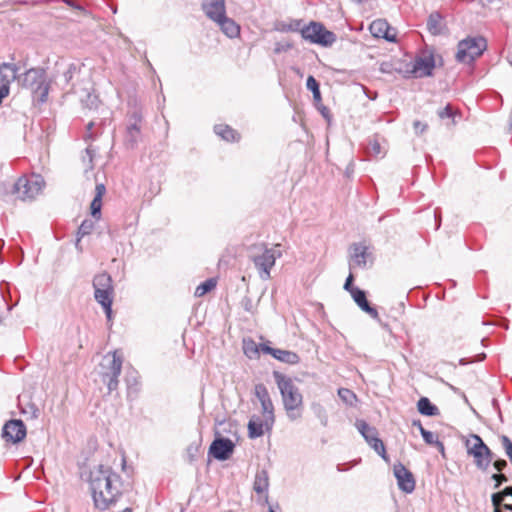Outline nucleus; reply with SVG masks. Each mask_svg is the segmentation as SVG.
Instances as JSON below:
<instances>
[{
    "label": "nucleus",
    "instance_id": "f257e3e1",
    "mask_svg": "<svg viewBox=\"0 0 512 512\" xmlns=\"http://www.w3.org/2000/svg\"><path fill=\"white\" fill-rule=\"evenodd\" d=\"M89 487L95 506L101 510L109 508L121 495L120 477L109 466L98 465L90 471Z\"/></svg>",
    "mask_w": 512,
    "mask_h": 512
},
{
    "label": "nucleus",
    "instance_id": "f03ea898",
    "mask_svg": "<svg viewBox=\"0 0 512 512\" xmlns=\"http://www.w3.org/2000/svg\"><path fill=\"white\" fill-rule=\"evenodd\" d=\"M274 380L280 391L287 417L295 421L302 416L303 396L292 378L278 372H273Z\"/></svg>",
    "mask_w": 512,
    "mask_h": 512
},
{
    "label": "nucleus",
    "instance_id": "7ed1b4c3",
    "mask_svg": "<svg viewBox=\"0 0 512 512\" xmlns=\"http://www.w3.org/2000/svg\"><path fill=\"white\" fill-rule=\"evenodd\" d=\"M281 252L276 248H268L266 244H254L249 247V257L258 270L259 277L262 280H268L271 277V269L275 265L277 258L281 257Z\"/></svg>",
    "mask_w": 512,
    "mask_h": 512
},
{
    "label": "nucleus",
    "instance_id": "20e7f679",
    "mask_svg": "<svg viewBox=\"0 0 512 512\" xmlns=\"http://www.w3.org/2000/svg\"><path fill=\"white\" fill-rule=\"evenodd\" d=\"M18 82L23 88L29 89L40 102L47 100L49 84L44 69L31 68L19 76Z\"/></svg>",
    "mask_w": 512,
    "mask_h": 512
},
{
    "label": "nucleus",
    "instance_id": "39448f33",
    "mask_svg": "<svg viewBox=\"0 0 512 512\" xmlns=\"http://www.w3.org/2000/svg\"><path fill=\"white\" fill-rule=\"evenodd\" d=\"M143 126V113L141 107L130 106L126 117V132L124 144L127 148L134 149L141 141Z\"/></svg>",
    "mask_w": 512,
    "mask_h": 512
},
{
    "label": "nucleus",
    "instance_id": "423d86ee",
    "mask_svg": "<svg viewBox=\"0 0 512 512\" xmlns=\"http://www.w3.org/2000/svg\"><path fill=\"white\" fill-rule=\"evenodd\" d=\"M45 181L39 174L21 176L15 182L12 192L23 201L35 199L43 190Z\"/></svg>",
    "mask_w": 512,
    "mask_h": 512
},
{
    "label": "nucleus",
    "instance_id": "0eeeda50",
    "mask_svg": "<svg viewBox=\"0 0 512 512\" xmlns=\"http://www.w3.org/2000/svg\"><path fill=\"white\" fill-rule=\"evenodd\" d=\"M486 47L487 43L483 37L463 39L458 43L456 60L460 63L469 64L481 56Z\"/></svg>",
    "mask_w": 512,
    "mask_h": 512
},
{
    "label": "nucleus",
    "instance_id": "6e6552de",
    "mask_svg": "<svg viewBox=\"0 0 512 512\" xmlns=\"http://www.w3.org/2000/svg\"><path fill=\"white\" fill-rule=\"evenodd\" d=\"M355 426L359 433L363 436L368 445L385 461L389 458L386 453L385 445L378 436V431L375 427L370 426L364 420H357Z\"/></svg>",
    "mask_w": 512,
    "mask_h": 512
},
{
    "label": "nucleus",
    "instance_id": "1a4fd4ad",
    "mask_svg": "<svg viewBox=\"0 0 512 512\" xmlns=\"http://www.w3.org/2000/svg\"><path fill=\"white\" fill-rule=\"evenodd\" d=\"M92 285L94 288V298L99 304L113 301L114 287L111 276L102 272L94 276Z\"/></svg>",
    "mask_w": 512,
    "mask_h": 512
},
{
    "label": "nucleus",
    "instance_id": "9d476101",
    "mask_svg": "<svg viewBox=\"0 0 512 512\" xmlns=\"http://www.w3.org/2000/svg\"><path fill=\"white\" fill-rule=\"evenodd\" d=\"M302 36L312 43L324 46L331 45L335 41V34L325 29V27L317 22H311L302 29Z\"/></svg>",
    "mask_w": 512,
    "mask_h": 512
},
{
    "label": "nucleus",
    "instance_id": "9b49d317",
    "mask_svg": "<svg viewBox=\"0 0 512 512\" xmlns=\"http://www.w3.org/2000/svg\"><path fill=\"white\" fill-rule=\"evenodd\" d=\"M122 356L118 351L112 352V370L109 372H99L101 381L107 386L108 392L111 393L118 388L119 376L122 371Z\"/></svg>",
    "mask_w": 512,
    "mask_h": 512
},
{
    "label": "nucleus",
    "instance_id": "f8f14e48",
    "mask_svg": "<svg viewBox=\"0 0 512 512\" xmlns=\"http://www.w3.org/2000/svg\"><path fill=\"white\" fill-rule=\"evenodd\" d=\"M349 269L350 271L360 268L366 269L367 262L371 258V253L364 243H353L350 248Z\"/></svg>",
    "mask_w": 512,
    "mask_h": 512
},
{
    "label": "nucleus",
    "instance_id": "ddd939ff",
    "mask_svg": "<svg viewBox=\"0 0 512 512\" xmlns=\"http://www.w3.org/2000/svg\"><path fill=\"white\" fill-rule=\"evenodd\" d=\"M235 449L234 442L225 437H216L209 447V455L219 461H225L230 458Z\"/></svg>",
    "mask_w": 512,
    "mask_h": 512
},
{
    "label": "nucleus",
    "instance_id": "4468645a",
    "mask_svg": "<svg viewBox=\"0 0 512 512\" xmlns=\"http://www.w3.org/2000/svg\"><path fill=\"white\" fill-rule=\"evenodd\" d=\"M393 473L401 491L405 493H412L414 491V476L401 462H398L394 465Z\"/></svg>",
    "mask_w": 512,
    "mask_h": 512
},
{
    "label": "nucleus",
    "instance_id": "2eb2a0df",
    "mask_svg": "<svg viewBox=\"0 0 512 512\" xmlns=\"http://www.w3.org/2000/svg\"><path fill=\"white\" fill-rule=\"evenodd\" d=\"M26 436V427L21 420H10L2 429V437L6 441L18 443Z\"/></svg>",
    "mask_w": 512,
    "mask_h": 512
},
{
    "label": "nucleus",
    "instance_id": "dca6fc26",
    "mask_svg": "<svg viewBox=\"0 0 512 512\" xmlns=\"http://www.w3.org/2000/svg\"><path fill=\"white\" fill-rule=\"evenodd\" d=\"M202 9L206 16L215 23L226 16L224 0H204Z\"/></svg>",
    "mask_w": 512,
    "mask_h": 512
},
{
    "label": "nucleus",
    "instance_id": "f3484780",
    "mask_svg": "<svg viewBox=\"0 0 512 512\" xmlns=\"http://www.w3.org/2000/svg\"><path fill=\"white\" fill-rule=\"evenodd\" d=\"M351 297L362 311L367 313L372 319L380 321L377 309L370 305L366 297V292L364 290L360 288L353 289V291H351Z\"/></svg>",
    "mask_w": 512,
    "mask_h": 512
},
{
    "label": "nucleus",
    "instance_id": "a211bd4d",
    "mask_svg": "<svg viewBox=\"0 0 512 512\" xmlns=\"http://www.w3.org/2000/svg\"><path fill=\"white\" fill-rule=\"evenodd\" d=\"M369 30L374 37L383 38L390 42L395 41V33H391L392 29L384 19L374 20L370 24Z\"/></svg>",
    "mask_w": 512,
    "mask_h": 512
},
{
    "label": "nucleus",
    "instance_id": "6ab92c4d",
    "mask_svg": "<svg viewBox=\"0 0 512 512\" xmlns=\"http://www.w3.org/2000/svg\"><path fill=\"white\" fill-rule=\"evenodd\" d=\"M18 67L12 63H2L0 65V86L10 88L12 82L18 80Z\"/></svg>",
    "mask_w": 512,
    "mask_h": 512
},
{
    "label": "nucleus",
    "instance_id": "aec40b11",
    "mask_svg": "<svg viewBox=\"0 0 512 512\" xmlns=\"http://www.w3.org/2000/svg\"><path fill=\"white\" fill-rule=\"evenodd\" d=\"M434 68L433 58H418L413 64L411 72L417 77L430 76Z\"/></svg>",
    "mask_w": 512,
    "mask_h": 512
},
{
    "label": "nucleus",
    "instance_id": "412c9836",
    "mask_svg": "<svg viewBox=\"0 0 512 512\" xmlns=\"http://www.w3.org/2000/svg\"><path fill=\"white\" fill-rule=\"evenodd\" d=\"M446 25L442 16L438 12H433L427 20V29L432 35H441L444 33Z\"/></svg>",
    "mask_w": 512,
    "mask_h": 512
},
{
    "label": "nucleus",
    "instance_id": "4be33fe9",
    "mask_svg": "<svg viewBox=\"0 0 512 512\" xmlns=\"http://www.w3.org/2000/svg\"><path fill=\"white\" fill-rule=\"evenodd\" d=\"M222 32L229 38H235L240 33L239 25L231 18L224 16L216 22Z\"/></svg>",
    "mask_w": 512,
    "mask_h": 512
},
{
    "label": "nucleus",
    "instance_id": "5701e85b",
    "mask_svg": "<svg viewBox=\"0 0 512 512\" xmlns=\"http://www.w3.org/2000/svg\"><path fill=\"white\" fill-rule=\"evenodd\" d=\"M106 192L105 185L99 183L95 187V196L91 202V215L96 219H99L101 216V207H102V197Z\"/></svg>",
    "mask_w": 512,
    "mask_h": 512
},
{
    "label": "nucleus",
    "instance_id": "b1692460",
    "mask_svg": "<svg viewBox=\"0 0 512 512\" xmlns=\"http://www.w3.org/2000/svg\"><path fill=\"white\" fill-rule=\"evenodd\" d=\"M467 453L474 455L478 452L490 453L489 447L483 442L481 437L476 434L471 435V439L466 441Z\"/></svg>",
    "mask_w": 512,
    "mask_h": 512
},
{
    "label": "nucleus",
    "instance_id": "393cba45",
    "mask_svg": "<svg viewBox=\"0 0 512 512\" xmlns=\"http://www.w3.org/2000/svg\"><path fill=\"white\" fill-rule=\"evenodd\" d=\"M269 477L268 472L264 469L256 472L253 489L256 493L261 494L268 491Z\"/></svg>",
    "mask_w": 512,
    "mask_h": 512
},
{
    "label": "nucleus",
    "instance_id": "a878e982",
    "mask_svg": "<svg viewBox=\"0 0 512 512\" xmlns=\"http://www.w3.org/2000/svg\"><path fill=\"white\" fill-rule=\"evenodd\" d=\"M417 408L419 413L425 416H436L439 414L437 406L432 404L427 397H421L419 399Z\"/></svg>",
    "mask_w": 512,
    "mask_h": 512
},
{
    "label": "nucleus",
    "instance_id": "bb28decb",
    "mask_svg": "<svg viewBox=\"0 0 512 512\" xmlns=\"http://www.w3.org/2000/svg\"><path fill=\"white\" fill-rule=\"evenodd\" d=\"M214 131L225 141L233 142L239 139L237 132L228 125H215Z\"/></svg>",
    "mask_w": 512,
    "mask_h": 512
},
{
    "label": "nucleus",
    "instance_id": "cd10ccee",
    "mask_svg": "<svg viewBox=\"0 0 512 512\" xmlns=\"http://www.w3.org/2000/svg\"><path fill=\"white\" fill-rule=\"evenodd\" d=\"M274 353L273 357L283 363L294 365L300 361L298 354L293 351L276 349Z\"/></svg>",
    "mask_w": 512,
    "mask_h": 512
},
{
    "label": "nucleus",
    "instance_id": "c85d7f7f",
    "mask_svg": "<svg viewBox=\"0 0 512 512\" xmlns=\"http://www.w3.org/2000/svg\"><path fill=\"white\" fill-rule=\"evenodd\" d=\"M472 456L474 457L476 467L482 471L487 470L493 460V453L491 450L490 453L478 452Z\"/></svg>",
    "mask_w": 512,
    "mask_h": 512
},
{
    "label": "nucleus",
    "instance_id": "c756f323",
    "mask_svg": "<svg viewBox=\"0 0 512 512\" xmlns=\"http://www.w3.org/2000/svg\"><path fill=\"white\" fill-rule=\"evenodd\" d=\"M261 407H262V412H263V415L265 418V420H264L265 425L267 427L271 426L274 423V406H273L271 398L266 399L265 402H261Z\"/></svg>",
    "mask_w": 512,
    "mask_h": 512
},
{
    "label": "nucleus",
    "instance_id": "7c9ffc66",
    "mask_svg": "<svg viewBox=\"0 0 512 512\" xmlns=\"http://www.w3.org/2000/svg\"><path fill=\"white\" fill-rule=\"evenodd\" d=\"M265 423H263L261 420L257 419H251L248 423V435L250 438L255 439L263 435L264 430L263 426Z\"/></svg>",
    "mask_w": 512,
    "mask_h": 512
},
{
    "label": "nucleus",
    "instance_id": "2f4dec72",
    "mask_svg": "<svg viewBox=\"0 0 512 512\" xmlns=\"http://www.w3.org/2000/svg\"><path fill=\"white\" fill-rule=\"evenodd\" d=\"M306 87L308 90H310L312 92L314 101L316 103L321 102L322 97H321L319 83L313 76H311V75L308 76L307 81H306Z\"/></svg>",
    "mask_w": 512,
    "mask_h": 512
},
{
    "label": "nucleus",
    "instance_id": "473e14b6",
    "mask_svg": "<svg viewBox=\"0 0 512 512\" xmlns=\"http://www.w3.org/2000/svg\"><path fill=\"white\" fill-rule=\"evenodd\" d=\"M217 281L214 278H209L205 280L203 283L197 286L195 290L196 297H202L206 293L210 292L212 289L216 287Z\"/></svg>",
    "mask_w": 512,
    "mask_h": 512
},
{
    "label": "nucleus",
    "instance_id": "72a5a7b5",
    "mask_svg": "<svg viewBox=\"0 0 512 512\" xmlns=\"http://www.w3.org/2000/svg\"><path fill=\"white\" fill-rule=\"evenodd\" d=\"M82 106L89 110H94L99 105V98L96 94L87 93L86 97L81 99Z\"/></svg>",
    "mask_w": 512,
    "mask_h": 512
},
{
    "label": "nucleus",
    "instance_id": "f704fd0d",
    "mask_svg": "<svg viewBox=\"0 0 512 512\" xmlns=\"http://www.w3.org/2000/svg\"><path fill=\"white\" fill-rule=\"evenodd\" d=\"M95 227V223L93 220L85 219L82 221L81 225L78 228L77 236L84 237L89 235Z\"/></svg>",
    "mask_w": 512,
    "mask_h": 512
},
{
    "label": "nucleus",
    "instance_id": "c9c22d12",
    "mask_svg": "<svg viewBox=\"0 0 512 512\" xmlns=\"http://www.w3.org/2000/svg\"><path fill=\"white\" fill-rule=\"evenodd\" d=\"M338 396L348 405H353V403L356 401L355 393L347 388L338 389Z\"/></svg>",
    "mask_w": 512,
    "mask_h": 512
},
{
    "label": "nucleus",
    "instance_id": "e433bc0d",
    "mask_svg": "<svg viewBox=\"0 0 512 512\" xmlns=\"http://www.w3.org/2000/svg\"><path fill=\"white\" fill-rule=\"evenodd\" d=\"M366 152L370 156H379L382 154V147L377 140H370L367 147Z\"/></svg>",
    "mask_w": 512,
    "mask_h": 512
},
{
    "label": "nucleus",
    "instance_id": "4c0bfd02",
    "mask_svg": "<svg viewBox=\"0 0 512 512\" xmlns=\"http://www.w3.org/2000/svg\"><path fill=\"white\" fill-rule=\"evenodd\" d=\"M255 395H256L257 399L260 401V403L265 402L266 399H270L269 392H268L266 386L262 383L257 384L255 386Z\"/></svg>",
    "mask_w": 512,
    "mask_h": 512
},
{
    "label": "nucleus",
    "instance_id": "58836bf2",
    "mask_svg": "<svg viewBox=\"0 0 512 512\" xmlns=\"http://www.w3.org/2000/svg\"><path fill=\"white\" fill-rule=\"evenodd\" d=\"M244 353L249 358L257 357L259 348L253 341L244 342Z\"/></svg>",
    "mask_w": 512,
    "mask_h": 512
},
{
    "label": "nucleus",
    "instance_id": "ea45409f",
    "mask_svg": "<svg viewBox=\"0 0 512 512\" xmlns=\"http://www.w3.org/2000/svg\"><path fill=\"white\" fill-rule=\"evenodd\" d=\"M314 412L317 418L320 420V423L325 427L328 424V415L326 410L321 405L317 404L313 406Z\"/></svg>",
    "mask_w": 512,
    "mask_h": 512
},
{
    "label": "nucleus",
    "instance_id": "a19ab883",
    "mask_svg": "<svg viewBox=\"0 0 512 512\" xmlns=\"http://www.w3.org/2000/svg\"><path fill=\"white\" fill-rule=\"evenodd\" d=\"M500 440H501L502 446L505 450V454L509 458V460L512 464V441L506 435H502L500 437Z\"/></svg>",
    "mask_w": 512,
    "mask_h": 512
},
{
    "label": "nucleus",
    "instance_id": "79ce46f5",
    "mask_svg": "<svg viewBox=\"0 0 512 512\" xmlns=\"http://www.w3.org/2000/svg\"><path fill=\"white\" fill-rule=\"evenodd\" d=\"M112 370V353H108L104 356L102 363L100 364V372H109Z\"/></svg>",
    "mask_w": 512,
    "mask_h": 512
},
{
    "label": "nucleus",
    "instance_id": "37998d69",
    "mask_svg": "<svg viewBox=\"0 0 512 512\" xmlns=\"http://www.w3.org/2000/svg\"><path fill=\"white\" fill-rule=\"evenodd\" d=\"M506 497L507 496L505 495V493H503V490L492 494L491 501L493 506L500 507L501 505H503V502Z\"/></svg>",
    "mask_w": 512,
    "mask_h": 512
},
{
    "label": "nucleus",
    "instance_id": "c03bdc74",
    "mask_svg": "<svg viewBox=\"0 0 512 512\" xmlns=\"http://www.w3.org/2000/svg\"><path fill=\"white\" fill-rule=\"evenodd\" d=\"M491 479L495 481L494 489H498L503 483L508 482V477L503 473H494Z\"/></svg>",
    "mask_w": 512,
    "mask_h": 512
},
{
    "label": "nucleus",
    "instance_id": "a18cd8bd",
    "mask_svg": "<svg viewBox=\"0 0 512 512\" xmlns=\"http://www.w3.org/2000/svg\"><path fill=\"white\" fill-rule=\"evenodd\" d=\"M422 437H423L424 442L428 445L435 446L436 443L439 441L438 436L431 431L423 432Z\"/></svg>",
    "mask_w": 512,
    "mask_h": 512
},
{
    "label": "nucleus",
    "instance_id": "49530a36",
    "mask_svg": "<svg viewBox=\"0 0 512 512\" xmlns=\"http://www.w3.org/2000/svg\"><path fill=\"white\" fill-rule=\"evenodd\" d=\"M199 452V446L198 445H190L187 448V455H188V461L190 463L194 462L197 458Z\"/></svg>",
    "mask_w": 512,
    "mask_h": 512
},
{
    "label": "nucleus",
    "instance_id": "de8ad7c7",
    "mask_svg": "<svg viewBox=\"0 0 512 512\" xmlns=\"http://www.w3.org/2000/svg\"><path fill=\"white\" fill-rule=\"evenodd\" d=\"M453 115L454 113L450 104L438 111V116L440 119L452 118Z\"/></svg>",
    "mask_w": 512,
    "mask_h": 512
},
{
    "label": "nucleus",
    "instance_id": "09e8293b",
    "mask_svg": "<svg viewBox=\"0 0 512 512\" xmlns=\"http://www.w3.org/2000/svg\"><path fill=\"white\" fill-rule=\"evenodd\" d=\"M77 69L78 68L75 64H70L68 66L67 70L63 74L67 83L73 78L74 74L77 72Z\"/></svg>",
    "mask_w": 512,
    "mask_h": 512
},
{
    "label": "nucleus",
    "instance_id": "8fccbe9b",
    "mask_svg": "<svg viewBox=\"0 0 512 512\" xmlns=\"http://www.w3.org/2000/svg\"><path fill=\"white\" fill-rule=\"evenodd\" d=\"M413 127H414V130H415V133L418 134V135H421V134H423L427 130L428 125L426 123H423V122L419 121V120H416L413 123Z\"/></svg>",
    "mask_w": 512,
    "mask_h": 512
},
{
    "label": "nucleus",
    "instance_id": "3c124183",
    "mask_svg": "<svg viewBox=\"0 0 512 512\" xmlns=\"http://www.w3.org/2000/svg\"><path fill=\"white\" fill-rule=\"evenodd\" d=\"M353 282H354V276H353L352 272H350V274L348 275V277L346 278V281L344 283V289L346 291H348L350 294H351V291H353V289H359L358 287L353 286Z\"/></svg>",
    "mask_w": 512,
    "mask_h": 512
},
{
    "label": "nucleus",
    "instance_id": "603ef678",
    "mask_svg": "<svg viewBox=\"0 0 512 512\" xmlns=\"http://www.w3.org/2000/svg\"><path fill=\"white\" fill-rule=\"evenodd\" d=\"M507 461L504 459H496L493 461L494 468L501 473L505 468H507Z\"/></svg>",
    "mask_w": 512,
    "mask_h": 512
},
{
    "label": "nucleus",
    "instance_id": "864d4df0",
    "mask_svg": "<svg viewBox=\"0 0 512 512\" xmlns=\"http://www.w3.org/2000/svg\"><path fill=\"white\" fill-rule=\"evenodd\" d=\"M112 303L113 301L105 302L104 304H100L106 314V317L108 320H111L112 318Z\"/></svg>",
    "mask_w": 512,
    "mask_h": 512
},
{
    "label": "nucleus",
    "instance_id": "5fc2aeb1",
    "mask_svg": "<svg viewBox=\"0 0 512 512\" xmlns=\"http://www.w3.org/2000/svg\"><path fill=\"white\" fill-rule=\"evenodd\" d=\"M291 48V44L290 43H281V42H278L276 43L275 45V53L279 54L283 51H287Z\"/></svg>",
    "mask_w": 512,
    "mask_h": 512
},
{
    "label": "nucleus",
    "instance_id": "6e6d98bb",
    "mask_svg": "<svg viewBox=\"0 0 512 512\" xmlns=\"http://www.w3.org/2000/svg\"><path fill=\"white\" fill-rule=\"evenodd\" d=\"M258 348H259V351H262L265 354H270L272 356H274V354H275L274 351H276V348H272L267 344H261Z\"/></svg>",
    "mask_w": 512,
    "mask_h": 512
},
{
    "label": "nucleus",
    "instance_id": "4d7b16f0",
    "mask_svg": "<svg viewBox=\"0 0 512 512\" xmlns=\"http://www.w3.org/2000/svg\"><path fill=\"white\" fill-rule=\"evenodd\" d=\"M242 304L245 308V310L247 311H250L251 310V306H252V303H251V300L249 298H245L243 301H242Z\"/></svg>",
    "mask_w": 512,
    "mask_h": 512
},
{
    "label": "nucleus",
    "instance_id": "13d9d810",
    "mask_svg": "<svg viewBox=\"0 0 512 512\" xmlns=\"http://www.w3.org/2000/svg\"><path fill=\"white\" fill-rule=\"evenodd\" d=\"M435 447L438 449V451H439L441 454H444L445 447H444V444H443L441 441H438V442L436 443Z\"/></svg>",
    "mask_w": 512,
    "mask_h": 512
},
{
    "label": "nucleus",
    "instance_id": "bf43d9fd",
    "mask_svg": "<svg viewBox=\"0 0 512 512\" xmlns=\"http://www.w3.org/2000/svg\"><path fill=\"white\" fill-rule=\"evenodd\" d=\"M503 493H505L506 496L512 497V486L505 487L503 489Z\"/></svg>",
    "mask_w": 512,
    "mask_h": 512
},
{
    "label": "nucleus",
    "instance_id": "052dcab7",
    "mask_svg": "<svg viewBox=\"0 0 512 512\" xmlns=\"http://www.w3.org/2000/svg\"><path fill=\"white\" fill-rule=\"evenodd\" d=\"M82 237H79L77 236V239H76V243H75V247L78 251H82V247L80 245V241H81Z\"/></svg>",
    "mask_w": 512,
    "mask_h": 512
},
{
    "label": "nucleus",
    "instance_id": "680f3d73",
    "mask_svg": "<svg viewBox=\"0 0 512 512\" xmlns=\"http://www.w3.org/2000/svg\"><path fill=\"white\" fill-rule=\"evenodd\" d=\"M86 154L88 155L89 160H90V162H91V161H92V157H93V150H92V148H91V147H87V148H86Z\"/></svg>",
    "mask_w": 512,
    "mask_h": 512
},
{
    "label": "nucleus",
    "instance_id": "e2e57ef3",
    "mask_svg": "<svg viewBox=\"0 0 512 512\" xmlns=\"http://www.w3.org/2000/svg\"><path fill=\"white\" fill-rule=\"evenodd\" d=\"M412 425H413L414 427L419 428V427L422 425V423H421V421H420V420H413Z\"/></svg>",
    "mask_w": 512,
    "mask_h": 512
},
{
    "label": "nucleus",
    "instance_id": "0e129e2a",
    "mask_svg": "<svg viewBox=\"0 0 512 512\" xmlns=\"http://www.w3.org/2000/svg\"><path fill=\"white\" fill-rule=\"evenodd\" d=\"M321 113L325 118H328V109L326 107L321 109Z\"/></svg>",
    "mask_w": 512,
    "mask_h": 512
},
{
    "label": "nucleus",
    "instance_id": "69168bd1",
    "mask_svg": "<svg viewBox=\"0 0 512 512\" xmlns=\"http://www.w3.org/2000/svg\"><path fill=\"white\" fill-rule=\"evenodd\" d=\"M505 510L512 511V504H503L502 505Z\"/></svg>",
    "mask_w": 512,
    "mask_h": 512
},
{
    "label": "nucleus",
    "instance_id": "338daca9",
    "mask_svg": "<svg viewBox=\"0 0 512 512\" xmlns=\"http://www.w3.org/2000/svg\"><path fill=\"white\" fill-rule=\"evenodd\" d=\"M32 409H33L32 416L36 418L38 416V409L35 408L34 406H32Z\"/></svg>",
    "mask_w": 512,
    "mask_h": 512
},
{
    "label": "nucleus",
    "instance_id": "774afa93",
    "mask_svg": "<svg viewBox=\"0 0 512 512\" xmlns=\"http://www.w3.org/2000/svg\"><path fill=\"white\" fill-rule=\"evenodd\" d=\"M419 432L421 433V435L423 436V432H427L428 430H426L423 425H421L419 428H418Z\"/></svg>",
    "mask_w": 512,
    "mask_h": 512
}]
</instances>
